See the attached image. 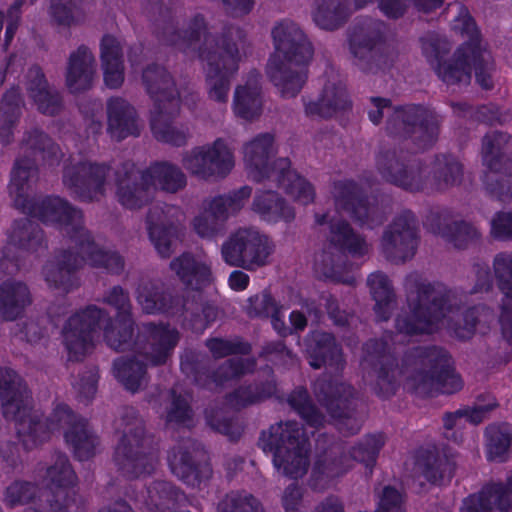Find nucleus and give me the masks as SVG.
I'll return each mask as SVG.
<instances>
[{
  "instance_id": "obj_1",
  "label": "nucleus",
  "mask_w": 512,
  "mask_h": 512,
  "mask_svg": "<svg viewBox=\"0 0 512 512\" xmlns=\"http://www.w3.org/2000/svg\"><path fill=\"white\" fill-rule=\"evenodd\" d=\"M143 11L154 25L158 39L187 55L197 56L203 66L208 98L226 103L231 80L238 71L242 54L249 48L246 32L225 26L220 35L207 32L205 19L196 15L181 31L166 0H145Z\"/></svg>"
},
{
  "instance_id": "obj_2",
  "label": "nucleus",
  "mask_w": 512,
  "mask_h": 512,
  "mask_svg": "<svg viewBox=\"0 0 512 512\" xmlns=\"http://www.w3.org/2000/svg\"><path fill=\"white\" fill-rule=\"evenodd\" d=\"M360 365L364 379L382 398L396 393L401 377H405L410 387L421 395L452 394L463 385L455 373L450 354L436 346L408 350L399 367L388 343L372 339L363 346Z\"/></svg>"
},
{
  "instance_id": "obj_3",
  "label": "nucleus",
  "mask_w": 512,
  "mask_h": 512,
  "mask_svg": "<svg viewBox=\"0 0 512 512\" xmlns=\"http://www.w3.org/2000/svg\"><path fill=\"white\" fill-rule=\"evenodd\" d=\"M439 126V117L421 105L395 107L387 118L386 131L404 142L377 155L376 168L382 179L406 191L424 190L429 172L409 147L412 144L416 151L431 148L438 139Z\"/></svg>"
},
{
  "instance_id": "obj_4",
  "label": "nucleus",
  "mask_w": 512,
  "mask_h": 512,
  "mask_svg": "<svg viewBox=\"0 0 512 512\" xmlns=\"http://www.w3.org/2000/svg\"><path fill=\"white\" fill-rule=\"evenodd\" d=\"M407 310L395 319L397 332L405 335L433 333L446 319L454 335L466 340L473 336L477 326V311L473 307L459 313L464 294L440 282H431L413 272L404 280Z\"/></svg>"
},
{
  "instance_id": "obj_5",
  "label": "nucleus",
  "mask_w": 512,
  "mask_h": 512,
  "mask_svg": "<svg viewBox=\"0 0 512 512\" xmlns=\"http://www.w3.org/2000/svg\"><path fill=\"white\" fill-rule=\"evenodd\" d=\"M37 174L38 169L33 161L20 158L14 162L9 193L15 207L46 224L57 225L63 234L75 242L80 235H85L86 230L81 210L58 196L30 198L29 190Z\"/></svg>"
},
{
  "instance_id": "obj_6",
  "label": "nucleus",
  "mask_w": 512,
  "mask_h": 512,
  "mask_svg": "<svg viewBox=\"0 0 512 512\" xmlns=\"http://www.w3.org/2000/svg\"><path fill=\"white\" fill-rule=\"evenodd\" d=\"M275 53L267 64V74L281 95L295 97L306 81L305 65L314 48L303 28L289 18L275 22L271 29Z\"/></svg>"
},
{
  "instance_id": "obj_7",
  "label": "nucleus",
  "mask_w": 512,
  "mask_h": 512,
  "mask_svg": "<svg viewBox=\"0 0 512 512\" xmlns=\"http://www.w3.org/2000/svg\"><path fill=\"white\" fill-rule=\"evenodd\" d=\"M100 323L103 326L104 340L115 351L133 348L134 319H115L96 305L76 311L62 327V343L69 361H82L94 348V334Z\"/></svg>"
},
{
  "instance_id": "obj_8",
  "label": "nucleus",
  "mask_w": 512,
  "mask_h": 512,
  "mask_svg": "<svg viewBox=\"0 0 512 512\" xmlns=\"http://www.w3.org/2000/svg\"><path fill=\"white\" fill-rule=\"evenodd\" d=\"M390 29L380 19L365 18L346 30V43L353 66L365 74H378L390 69L396 55L388 45Z\"/></svg>"
},
{
  "instance_id": "obj_9",
  "label": "nucleus",
  "mask_w": 512,
  "mask_h": 512,
  "mask_svg": "<svg viewBox=\"0 0 512 512\" xmlns=\"http://www.w3.org/2000/svg\"><path fill=\"white\" fill-rule=\"evenodd\" d=\"M258 445L264 452L273 453V465L283 476L297 480L308 472L310 444L296 421L271 425L261 432Z\"/></svg>"
},
{
  "instance_id": "obj_10",
  "label": "nucleus",
  "mask_w": 512,
  "mask_h": 512,
  "mask_svg": "<svg viewBox=\"0 0 512 512\" xmlns=\"http://www.w3.org/2000/svg\"><path fill=\"white\" fill-rule=\"evenodd\" d=\"M122 437L116 446L114 461L129 478L150 474L157 463L156 444L145 430L144 421L133 407H124L118 421Z\"/></svg>"
},
{
  "instance_id": "obj_11",
  "label": "nucleus",
  "mask_w": 512,
  "mask_h": 512,
  "mask_svg": "<svg viewBox=\"0 0 512 512\" xmlns=\"http://www.w3.org/2000/svg\"><path fill=\"white\" fill-rule=\"evenodd\" d=\"M274 251L273 240L256 227L238 228L221 245L227 265L250 272L269 265Z\"/></svg>"
},
{
  "instance_id": "obj_12",
  "label": "nucleus",
  "mask_w": 512,
  "mask_h": 512,
  "mask_svg": "<svg viewBox=\"0 0 512 512\" xmlns=\"http://www.w3.org/2000/svg\"><path fill=\"white\" fill-rule=\"evenodd\" d=\"M477 83L488 90L493 87L494 63L491 53L485 47L461 45L448 61L435 68L438 77L447 85H467L471 81V67Z\"/></svg>"
},
{
  "instance_id": "obj_13",
  "label": "nucleus",
  "mask_w": 512,
  "mask_h": 512,
  "mask_svg": "<svg viewBox=\"0 0 512 512\" xmlns=\"http://www.w3.org/2000/svg\"><path fill=\"white\" fill-rule=\"evenodd\" d=\"M181 165L189 175L199 180H218L225 178L233 169L234 155L227 141L217 138L184 151Z\"/></svg>"
},
{
  "instance_id": "obj_14",
  "label": "nucleus",
  "mask_w": 512,
  "mask_h": 512,
  "mask_svg": "<svg viewBox=\"0 0 512 512\" xmlns=\"http://www.w3.org/2000/svg\"><path fill=\"white\" fill-rule=\"evenodd\" d=\"M112 167L106 162L89 159L72 160L64 166L63 184L82 202H97L106 195Z\"/></svg>"
},
{
  "instance_id": "obj_15",
  "label": "nucleus",
  "mask_w": 512,
  "mask_h": 512,
  "mask_svg": "<svg viewBox=\"0 0 512 512\" xmlns=\"http://www.w3.org/2000/svg\"><path fill=\"white\" fill-rule=\"evenodd\" d=\"M314 392L328 413L338 419L337 427L345 435L357 433L362 421L355 416V391L349 384L320 378L314 383Z\"/></svg>"
},
{
  "instance_id": "obj_16",
  "label": "nucleus",
  "mask_w": 512,
  "mask_h": 512,
  "mask_svg": "<svg viewBox=\"0 0 512 512\" xmlns=\"http://www.w3.org/2000/svg\"><path fill=\"white\" fill-rule=\"evenodd\" d=\"M418 244L417 219L411 211H403L384 229L380 249L386 260L404 264L415 256Z\"/></svg>"
},
{
  "instance_id": "obj_17",
  "label": "nucleus",
  "mask_w": 512,
  "mask_h": 512,
  "mask_svg": "<svg viewBox=\"0 0 512 512\" xmlns=\"http://www.w3.org/2000/svg\"><path fill=\"white\" fill-rule=\"evenodd\" d=\"M179 332L162 322H146L137 327L133 351L150 366L165 365L179 342Z\"/></svg>"
},
{
  "instance_id": "obj_18",
  "label": "nucleus",
  "mask_w": 512,
  "mask_h": 512,
  "mask_svg": "<svg viewBox=\"0 0 512 512\" xmlns=\"http://www.w3.org/2000/svg\"><path fill=\"white\" fill-rule=\"evenodd\" d=\"M332 195L336 208L349 214L361 227L373 229L387 218L385 208L364 199L361 188L352 180L335 182Z\"/></svg>"
},
{
  "instance_id": "obj_19",
  "label": "nucleus",
  "mask_w": 512,
  "mask_h": 512,
  "mask_svg": "<svg viewBox=\"0 0 512 512\" xmlns=\"http://www.w3.org/2000/svg\"><path fill=\"white\" fill-rule=\"evenodd\" d=\"M135 298L147 315L179 316L184 297L173 294L158 279L143 276L135 289Z\"/></svg>"
},
{
  "instance_id": "obj_20",
  "label": "nucleus",
  "mask_w": 512,
  "mask_h": 512,
  "mask_svg": "<svg viewBox=\"0 0 512 512\" xmlns=\"http://www.w3.org/2000/svg\"><path fill=\"white\" fill-rule=\"evenodd\" d=\"M118 202L128 209H140L154 198V188L145 174L132 162H124L114 171Z\"/></svg>"
},
{
  "instance_id": "obj_21",
  "label": "nucleus",
  "mask_w": 512,
  "mask_h": 512,
  "mask_svg": "<svg viewBox=\"0 0 512 512\" xmlns=\"http://www.w3.org/2000/svg\"><path fill=\"white\" fill-rule=\"evenodd\" d=\"M84 256L71 249L55 252L42 267V275L47 285L64 293H69L79 286L76 272L83 267Z\"/></svg>"
},
{
  "instance_id": "obj_22",
  "label": "nucleus",
  "mask_w": 512,
  "mask_h": 512,
  "mask_svg": "<svg viewBox=\"0 0 512 512\" xmlns=\"http://www.w3.org/2000/svg\"><path fill=\"white\" fill-rule=\"evenodd\" d=\"M142 84L154 102L153 109H168L169 112L180 108L181 96L175 81L165 67L150 64L142 71Z\"/></svg>"
},
{
  "instance_id": "obj_23",
  "label": "nucleus",
  "mask_w": 512,
  "mask_h": 512,
  "mask_svg": "<svg viewBox=\"0 0 512 512\" xmlns=\"http://www.w3.org/2000/svg\"><path fill=\"white\" fill-rule=\"evenodd\" d=\"M276 154L274 137L270 133L255 136L243 145V159L248 176L255 182L272 178V161Z\"/></svg>"
},
{
  "instance_id": "obj_24",
  "label": "nucleus",
  "mask_w": 512,
  "mask_h": 512,
  "mask_svg": "<svg viewBox=\"0 0 512 512\" xmlns=\"http://www.w3.org/2000/svg\"><path fill=\"white\" fill-rule=\"evenodd\" d=\"M97 76L96 58L92 50L82 44L71 51L65 67V85L73 94L91 89Z\"/></svg>"
},
{
  "instance_id": "obj_25",
  "label": "nucleus",
  "mask_w": 512,
  "mask_h": 512,
  "mask_svg": "<svg viewBox=\"0 0 512 512\" xmlns=\"http://www.w3.org/2000/svg\"><path fill=\"white\" fill-rule=\"evenodd\" d=\"M25 89L28 98L37 111L46 116H56L64 109L60 91L51 85L42 69L32 66L25 75Z\"/></svg>"
},
{
  "instance_id": "obj_26",
  "label": "nucleus",
  "mask_w": 512,
  "mask_h": 512,
  "mask_svg": "<svg viewBox=\"0 0 512 512\" xmlns=\"http://www.w3.org/2000/svg\"><path fill=\"white\" fill-rule=\"evenodd\" d=\"M512 512V472L505 482H491L463 500L461 512Z\"/></svg>"
},
{
  "instance_id": "obj_27",
  "label": "nucleus",
  "mask_w": 512,
  "mask_h": 512,
  "mask_svg": "<svg viewBox=\"0 0 512 512\" xmlns=\"http://www.w3.org/2000/svg\"><path fill=\"white\" fill-rule=\"evenodd\" d=\"M372 0H313L312 20L321 30L333 32L343 27L351 15Z\"/></svg>"
},
{
  "instance_id": "obj_28",
  "label": "nucleus",
  "mask_w": 512,
  "mask_h": 512,
  "mask_svg": "<svg viewBox=\"0 0 512 512\" xmlns=\"http://www.w3.org/2000/svg\"><path fill=\"white\" fill-rule=\"evenodd\" d=\"M192 445V441L188 439L183 444L174 447L169 456V463L171 471L176 477L186 485L195 488L206 484L212 477L213 470L207 462L196 464L193 461L190 451Z\"/></svg>"
},
{
  "instance_id": "obj_29",
  "label": "nucleus",
  "mask_w": 512,
  "mask_h": 512,
  "mask_svg": "<svg viewBox=\"0 0 512 512\" xmlns=\"http://www.w3.org/2000/svg\"><path fill=\"white\" fill-rule=\"evenodd\" d=\"M492 268L497 286L504 294L499 317L502 335L512 344V252L495 254Z\"/></svg>"
},
{
  "instance_id": "obj_30",
  "label": "nucleus",
  "mask_w": 512,
  "mask_h": 512,
  "mask_svg": "<svg viewBox=\"0 0 512 512\" xmlns=\"http://www.w3.org/2000/svg\"><path fill=\"white\" fill-rule=\"evenodd\" d=\"M107 132L116 141L140 135L141 123L135 108L124 98L111 97L106 104Z\"/></svg>"
},
{
  "instance_id": "obj_31",
  "label": "nucleus",
  "mask_w": 512,
  "mask_h": 512,
  "mask_svg": "<svg viewBox=\"0 0 512 512\" xmlns=\"http://www.w3.org/2000/svg\"><path fill=\"white\" fill-rule=\"evenodd\" d=\"M6 419L15 422L17 436L26 450H32L50 439L51 432L46 419L39 410L32 407V402L19 410L15 417Z\"/></svg>"
},
{
  "instance_id": "obj_32",
  "label": "nucleus",
  "mask_w": 512,
  "mask_h": 512,
  "mask_svg": "<svg viewBox=\"0 0 512 512\" xmlns=\"http://www.w3.org/2000/svg\"><path fill=\"white\" fill-rule=\"evenodd\" d=\"M310 365L315 369L325 366L335 372L344 369L346 361L341 346L335 337L328 332H314L307 348Z\"/></svg>"
},
{
  "instance_id": "obj_33",
  "label": "nucleus",
  "mask_w": 512,
  "mask_h": 512,
  "mask_svg": "<svg viewBox=\"0 0 512 512\" xmlns=\"http://www.w3.org/2000/svg\"><path fill=\"white\" fill-rule=\"evenodd\" d=\"M278 187L282 188L294 200L307 205L314 200V187L305 178L291 169V162L288 158L276 159L273 164L272 178Z\"/></svg>"
},
{
  "instance_id": "obj_34",
  "label": "nucleus",
  "mask_w": 512,
  "mask_h": 512,
  "mask_svg": "<svg viewBox=\"0 0 512 512\" xmlns=\"http://www.w3.org/2000/svg\"><path fill=\"white\" fill-rule=\"evenodd\" d=\"M434 216L436 219L434 233L455 248L464 249L481 238V232L473 223L462 219L453 220L447 210L440 211Z\"/></svg>"
},
{
  "instance_id": "obj_35",
  "label": "nucleus",
  "mask_w": 512,
  "mask_h": 512,
  "mask_svg": "<svg viewBox=\"0 0 512 512\" xmlns=\"http://www.w3.org/2000/svg\"><path fill=\"white\" fill-rule=\"evenodd\" d=\"M0 399L5 418L15 417L19 410L32 402L25 382L12 369H0Z\"/></svg>"
},
{
  "instance_id": "obj_36",
  "label": "nucleus",
  "mask_w": 512,
  "mask_h": 512,
  "mask_svg": "<svg viewBox=\"0 0 512 512\" xmlns=\"http://www.w3.org/2000/svg\"><path fill=\"white\" fill-rule=\"evenodd\" d=\"M100 61L105 85L110 89L120 88L125 71L121 41L112 35H104L100 42Z\"/></svg>"
},
{
  "instance_id": "obj_37",
  "label": "nucleus",
  "mask_w": 512,
  "mask_h": 512,
  "mask_svg": "<svg viewBox=\"0 0 512 512\" xmlns=\"http://www.w3.org/2000/svg\"><path fill=\"white\" fill-rule=\"evenodd\" d=\"M305 114L309 117L330 118L349 107L345 87L341 83L328 82L316 100L303 98Z\"/></svg>"
},
{
  "instance_id": "obj_38",
  "label": "nucleus",
  "mask_w": 512,
  "mask_h": 512,
  "mask_svg": "<svg viewBox=\"0 0 512 512\" xmlns=\"http://www.w3.org/2000/svg\"><path fill=\"white\" fill-rule=\"evenodd\" d=\"M328 241L330 246L342 253H348L354 258L367 255L371 245L365 237L356 232L351 225L342 219L331 220L329 223Z\"/></svg>"
},
{
  "instance_id": "obj_39",
  "label": "nucleus",
  "mask_w": 512,
  "mask_h": 512,
  "mask_svg": "<svg viewBox=\"0 0 512 512\" xmlns=\"http://www.w3.org/2000/svg\"><path fill=\"white\" fill-rule=\"evenodd\" d=\"M251 210L267 223L291 222L295 218L294 208L273 190H257Z\"/></svg>"
},
{
  "instance_id": "obj_40",
  "label": "nucleus",
  "mask_w": 512,
  "mask_h": 512,
  "mask_svg": "<svg viewBox=\"0 0 512 512\" xmlns=\"http://www.w3.org/2000/svg\"><path fill=\"white\" fill-rule=\"evenodd\" d=\"M235 114L245 120L252 121L262 113V95L260 74L252 71L243 85H238L233 96Z\"/></svg>"
},
{
  "instance_id": "obj_41",
  "label": "nucleus",
  "mask_w": 512,
  "mask_h": 512,
  "mask_svg": "<svg viewBox=\"0 0 512 512\" xmlns=\"http://www.w3.org/2000/svg\"><path fill=\"white\" fill-rule=\"evenodd\" d=\"M8 238L11 245L26 254L38 256L48 249L40 225L26 217L14 221Z\"/></svg>"
},
{
  "instance_id": "obj_42",
  "label": "nucleus",
  "mask_w": 512,
  "mask_h": 512,
  "mask_svg": "<svg viewBox=\"0 0 512 512\" xmlns=\"http://www.w3.org/2000/svg\"><path fill=\"white\" fill-rule=\"evenodd\" d=\"M80 255L84 256L91 266L104 268L111 274L119 275L125 268L124 258L116 251L105 250L97 245L90 233L85 230V235H80L74 242Z\"/></svg>"
},
{
  "instance_id": "obj_43",
  "label": "nucleus",
  "mask_w": 512,
  "mask_h": 512,
  "mask_svg": "<svg viewBox=\"0 0 512 512\" xmlns=\"http://www.w3.org/2000/svg\"><path fill=\"white\" fill-rule=\"evenodd\" d=\"M80 255L84 256L91 266L104 268L111 274L119 275L125 268L124 258L116 251L105 250L97 245L90 233L85 230V235H80L74 242Z\"/></svg>"
},
{
  "instance_id": "obj_44",
  "label": "nucleus",
  "mask_w": 512,
  "mask_h": 512,
  "mask_svg": "<svg viewBox=\"0 0 512 512\" xmlns=\"http://www.w3.org/2000/svg\"><path fill=\"white\" fill-rule=\"evenodd\" d=\"M457 462L453 456L426 451L419 455L415 470L432 484L442 485L453 478Z\"/></svg>"
},
{
  "instance_id": "obj_45",
  "label": "nucleus",
  "mask_w": 512,
  "mask_h": 512,
  "mask_svg": "<svg viewBox=\"0 0 512 512\" xmlns=\"http://www.w3.org/2000/svg\"><path fill=\"white\" fill-rule=\"evenodd\" d=\"M21 150L22 153L15 162L20 158H24L33 161L34 165H36V161L41 159L53 165L62 156L59 146L44 131L38 128H33L26 132L22 140ZM35 167L37 168V166Z\"/></svg>"
},
{
  "instance_id": "obj_46",
  "label": "nucleus",
  "mask_w": 512,
  "mask_h": 512,
  "mask_svg": "<svg viewBox=\"0 0 512 512\" xmlns=\"http://www.w3.org/2000/svg\"><path fill=\"white\" fill-rule=\"evenodd\" d=\"M32 302L28 286L21 281L7 280L0 285V319L14 321Z\"/></svg>"
},
{
  "instance_id": "obj_47",
  "label": "nucleus",
  "mask_w": 512,
  "mask_h": 512,
  "mask_svg": "<svg viewBox=\"0 0 512 512\" xmlns=\"http://www.w3.org/2000/svg\"><path fill=\"white\" fill-rule=\"evenodd\" d=\"M145 179L154 188L175 194L187 186V176L178 165L168 162H155L143 170Z\"/></svg>"
},
{
  "instance_id": "obj_48",
  "label": "nucleus",
  "mask_w": 512,
  "mask_h": 512,
  "mask_svg": "<svg viewBox=\"0 0 512 512\" xmlns=\"http://www.w3.org/2000/svg\"><path fill=\"white\" fill-rule=\"evenodd\" d=\"M179 109L169 112L168 109H152L151 130L154 137L163 143L181 147L188 143L190 138L189 129L185 126H177L171 119L178 115Z\"/></svg>"
},
{
  "instance_id": "obj_49",
  "label": "nucleus",
  "mask_w": 512,
  "mask_h": 512,
  "mask_svg": "<svg viewBox=\"0 0 512 512\" xmlns=\"http://www.w3.org/2000/svg\"><path fill=\"white\" fill-rule=\"evenodd\" d=\"M170 269L183 284L194 290L208 285L212 280L210 266L198 261L193 255L183 253L170 262Z\"/></svg>"
},
{
  "instance_id": "obj_50",
  "label": "nucleus",
  "mask_w": 512,
  "mask_h": 512,
  "mask_svg": "<svg viewBox=\"0 0 512 512\" xmlns=\"http://www.w3.org/2000/svg\"><path fill=\"white\" fill-rule=\"evenodd\" d=\"M483 163L490 170L500 171L512 160V136L503 132H491L482 139Z\"/></svg>"
},
{
  "instance_id": "obj_51",
  "label": "nucleus",
  "mask_w": 512,
  "mask_h": 512,
  "mask_svg": "<svg viewBox=\"0 0 512 512\" xmlns=\"http://www.w3.org/2000/svg\"><path fill=\"white\" fill-rule=\"evenodd\" d=\"M367 286L375 301L374 310L379 321H387L392 313L395 293L392 282L382 271H375L367 277Z\"/></svg>"
},
{
  "instance_id": "obj_52",
  "label": "nucleus",
  "mask_w": 512,
  "mask_h": 512,
  "mask_svg": "<svg viewBox=\"0 0 512 512\" xmlns=\"http://www.w3.org/2000/svg\"><path fill=\"white\" fill-rule=\"evenodd\" d=\"M432 175L434 189L445 191L462 182L463 164L452 154L436 155L432 166Z\"/></svg>"
},
{
  "instance_id": "obj_53",
  "label": "nucleus",
  "mask_w": 512,
  "mask_h": 512,
  "mask_svg": "<svg viewBox=\"0 0 512 512\" xmlns=\"http://www.w3.org/2000/svg\"><path fill=\"white\" fill-rule=\"evenodd\" d=\"M114 372L116 378L124 385V387L135 393L147 384L146 364L143 359L136 356L130 358H118L114 361Z\"/></svg>"
},
{
  "instance_id": "obj_54",
  "label": "nucleus",
  "mask_w": 512,
  "mask_h": 512,
  "mask_svg": "<svg viewBox=\"0 0 512 512\" xmlns=\"http://www.w3.org/2000/svg\"><path fill=\"white\" fill-rule=\"evenodd\" d=\"M182 306L183 310L179 317H182L184 321H189L195 331H203L218 316L217 308L203 303L202 296L198 292L184 297Z\"/></svg>"
},
{
  "instance_id": "obj_55",
  "label": "nucleus",
  "mask_w": 512,
  "mask_h": 512,
  "mask_svg": "<svg viewBox=\"0 0 512 512\" xmlns=\"http://www.w3.org/2000/svg\"><path fill=\"white\" fill-rule=\"evenodd\" d=\"M65 440L73 449L79 460H86L95 454L98 438L89 427L85 419H79L77 423L66 430Z\"/></svg>"
},
{
  "instance_id": "obj_56",
  "label": "nucleus",
  "mask_w": 512,
  "mask_h": 512,
  "mask_svg": "<svg viewBox=\"0 0 512 512\" xmlns=\"http://www.w3.org/2000/svg\"><path fill=\"white\" fill-rule=\"evenodd\" d=\"M275 392L276 384L273 380L262 384L244 385L227 396V403L233 408L240 409L264 401Z\"/></svg>"
},
{
  "instance_id": "obj_57",
  "label": "nucleus",
  "mask_w": 512,
  "mask_h": 512,
  "mask_svg": "<svg viewBox=\"0 0 512 512\" xmlns=\"http://www.w3.org/2000/svg\"><path fill=\"white\" fill-rule=\"evenodd\" d=\"M147 494L146 506L151 512H170L181 497L180 491L167 481H155L147 489Z\"/></svg>"
},
{
  "instance_id": "obj_58",
  "label": "nucleus",
  "mask_w": 512,
  "mask_h": 512,
  "mask_svg": "<svg viewBox=\"0 0 512 512\" xmlns=\"http://www.w3.org/2000/svg\"><path fill=\"white\" fill-rule=\"evenodd\" d=\"M486 436L488 459L504 461L512 443V427L507 423L489 425L486 428Z\"/></svg>"
},
{
  "instance_id": "obj_59",
  "label": "nucleus",
  "mask_w": 512,
  "mask_h": 512,
  "mask_svg": "<svg viewBox=\"0 0 512 512\" xmlns=\"http://www.w3.org/2000/svg\"><path fill=\"white\" fill-rule=\"evenodd\" d=\"M217 512H266L259 498L246 490H232L217 505Z\"/></svg>"
},
{
  "instance_id": "obj_60",
  "label": "nucleus",
  "mask_w": 512,
  "mask_h": 512,
  "mask_svg": "<svg viewBox=\"0 0 512 512\" xmlns=\"http://www.w3.org/2000/svg\"><path fill=\"white\" fill-rule=\"evenodd\" d=\"M343 265V255L332 246L323 249L315 255V272L325 279L335 282L342 281Z\"/></svg>"
},
{
  "instance_id": "obj_61",
  "label": "nucleus",
  "mask_w": 512,
  "mask_h": 512,
  "mask_svg": "<svg viewBox=\"0 0 512 512\" xmlns=\"http://www.w3.org/2000/svg\"><path fill=\"white\" fill-rule=\"evenodd\" d=\"M45 479L52 491L66 486H75L77 477L68 457L63 453H55L53 463L47 467Z\"/></svg>"
},
{
  "instance_id": "obj_62",
  "label": "nucleus",
  "mask_w": 512,
  "mask_h": 512,
  "mask_svg": "<svg viewBox=\"0 0 512 512\" xmlns=\"http://www.w3.org/2000/svg\"><path fill=\"white\" fill-rule=\"evenodd\" d=\"M289 405L297 411L307 425L319 428L324 423V415L312 404L306 389L296 388L288 397Z\"/></svg>"
},
{
  "instance_id": "obj_63",
  "label": "nucleus",
  "mask_w": 512,
  "mask_h": 512,
  "mask_svg": "<svg viewBox=\"0 0 512 512\" xmlns=\"http://www.w3.org/2000/svg\"><path fill=\"white\" fill-rule=\"evenodd\" d=\"M47 501L54 512H84L85 500L75 486L52 490Z\"/></svg>"
},
{
  "instance_id": "obj_64",
  "label": "nucleus",
  "mask_w": 512,
  "mask_h": 512,
  "mask_svg": "<svg viewBox=\"0 0 512 512\" xmlns=\"http://www.w3.org/2000/svg\"><path fill=\"white\" fill-rule=\"evenodd\" d=\"M421 51L434 69L442 63V59L451 50V44L446 37L436 32H426L419 38Z\"/></svg>"
}]
</instances>
